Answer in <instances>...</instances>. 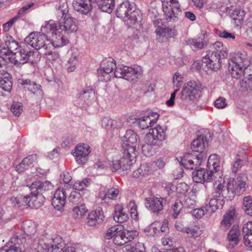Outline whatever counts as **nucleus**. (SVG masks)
<instances>
[{"mask_svg":"<svg viewBox=\"0 0 252 252\" xmlns=\"http://www.w3.org/2000/svg\"><path fill=\"white\" fill-rule=\"evenodd\" d=\"M100 68L111 72L115 68L114 75L116 78H123L129 82L136 81L143 75V69L139 65L127 66L119 65L116 66L114 59L109 58L105 59L101 63Z\"/></svg>","mask_w":252,"mask_h":252,"instance_id":"obj_1","label":"nucleus"},{"mask_svg":"<svg viewBox=\"0 0 252 252\" xmlns=\"http://www.w3.org/2000/svg\"><path fill=\"white\" fill-rule=\"evenodd\" d=\"M206 55L203 57L202 62L210 70L217 71L221 66V59L228 56L226 47L220 41H216L210 46V49L207 51Z\"/></svg>","mask_w":252,"mask_h":252,"instance_id":"obj_2","label":"nucleus"},{"mask_svg":"<svg viewBox=\"0 0 252 252\" xmlns=\"http://www.w3.org/2000/svg\"><path fill=\"white\" fill-rule=\"evenodd\" d=\"M166 129L158 125L151 128L145 137L146 145L143 146V150H149V155H153L162 146V142L166 138Z\"/></svg>","mask_w":252,"mask_h":252,"instance_id":"obj_3","label":"nucleus"},{"mask_svg":"<svg viewBox=\"0 0 252 252\" xmlns=\"http://www.w3.org/2000/svg\"><path fill=\"white\" fill-rule=\"evenodd\" d=\"M63 21L56 23L53 20H50L46 22L45 25L41 28V31L45 32H51L55 31L63 32L64 33L69 34L75 32L77 31V27L75 20L66 14L64 12L63 13Z\"/></svg>","mask_w":252,"mask_h":252,"instance_id":"obj_4","label":"nucleus"},{"mask_svg":"<svg viewBox=\"0 0 252 252\" xmlns=\"http://www.w3.org/2000/svg\"><path fill=\"white\" fill-rule=\"evenodd\" d=\"M249 64V58L246 52L235 53L231 59L229 65V70L232 77L236 79L241 78Z\"/></svg>","mask_w":252,"mask_h":252,"instance_id":"obj_5","label":"nucleus"},{"mask_svg":"<svg viewBox=\"0 0 252 252\" xmlns=\"http://www.w3.org/2000/svg\"><path fill=\"white\" fill-rule=\"evenodd\" d=\"M42 34L36 32L31 33L25 39V43L34 48L36 50L41 49L42 53L47 49L52 48L51 42L48 39L49 35L43 33Z\"/></svg>","mask_w":252,"mask_h":252,"instance_id":"obj_6","label":"nucleus"},{"mask_svg":"<svg viewBox=\"0 0 252 252\" xmlns=\"http://www.w3.org/2000/svg\"><path fill=\"white\" fill-rule=\"evenodd\" d=\"M162 9L166 19L176 22L181 14V6L178 0H161Z\"/></svg>","mask_w":252,"mask_h":252,"instance_id":"obj_7","label":"nucleus"},{"mask_svg":"<svg viewBox=\"0 0 252 252\" xmlns=\"http://www.w3.org/2000/svg\"><path fill=\"white\" fill-rule=\"evenodd\" d=\"M202 89L201 85L194 81L188 82L181 92L180 99L183 105L193 101L199 95Z\"/></svg>","mask_w":252,"mask_h":252,"instance_id":"obj_8","label":"nucleus"},{"mask_svg":"<svg viewBox=\"0 0 252 252\" xmlns=\"http://www.w3.org/2000/svg\"><path fill=\"white\" fill-rule=\"evenodd\" d=\"M122 157L120 160L114 161L110 164L113 171H116L120 169L123 171L130 170L133 163L135 161L137 153L133 152V154H132L130 152L122 150Z\"/></svg>","mask_w":252,"mask_h":252,"instance_id":"obj_9","label":"nucleus"},{"mask_svg":"<svg viewBox=\"0 0 252 252\" xmlns=\"http://www.w3.org/2000/svg\"><path fill=\"white\" fill-rule=\"evenodd\" d=\"M144 201L145 207L155 215H159L166 205V199L160 196L146 197Z\"/></svg>","mask_w":252,"mask_h":252,"instance_id":"obj_10","label":"nucleus"},{"mask_svg":"<svg viewBox=\"0 0 252 252\" xmlns=\"http://www.w3.org/2000/svg\"><path fill=\"white\" fill-rule=\"evenodd\" d=\"M32 54V53L28 49L20 47L19 51L14 52V54L11 55V56L9 54L5 53L6 60L4 61L5 63H7V60H9L15 65L20 66L29 61V58ZM3 58L4 59V57Z\"/></svg>","mask_w":252,"mask_h":252,"instance_id":"obj_11","label":"nucleus"},{"mask_svg":"<svg viewBox=\"0 0 252 252\" xmlns=\"http://www.w3.org/2000/svg\"><path fill=\"white\" fill-rule=\"evenodd\" d=\"M138 135L131 129L127 130L125 134L122 145V150L128 151L133 154V152L137 153Z\"/></svg>","mask_w":252,"mask_h":252,"instance_id":"obj_12","label":"nucleus"},{"mask_svg":"<svg viewBox=\"0 0 252 252\" xmlns=\"http://www.w3.org/2000/svg\"><path fill=\"white\" fill-rule=\"evenodd\" d=\"M25 242L26 239L24 238H20L18 236L14 235L10 239L8 246L0 249V252H25Z\"/></svg>","mask_w":252,"mask_h":252,"instance_id":"obj_13","label":"nucleus"},{"mask_svg":"<svg viewBox=\"0 0 252 252\" xmlns=\"http://www.w3.org/2000/svg\"><path fill=\"white\" fill-rule=\"evenodd\" d=\"M159 117V115L157 113L151 112L147 116H144L140 118H136L133 116L128 118V121L135 120L133 123H136L138 124L139 127L142 129H145L152 126L155 124Z\"/></svg>","mask_w":252,"mask_h":252,"instance_id":"obj_14","label":"nucleus"},{"mask_svg":"<svg viewBox=\"0 0 252 252\" xmlns=\"http://www.w3.org/2000/svg\"><path fill=\"white\" fill-rule=\"evenodd\" d=\"M177 159L185 168L191 170L197 168L202 161L198 156L191 154H186L183 157H179Z\"/></svg>","mask_w":252,"mask_h":252,"instance_id":"obj_15","label":"nucleus"},{"mask_svg":"<svg viewBox=\"0 0 252 252\" xmlns=\"http://www.w3.org/2000/svg\"><path fill=\"white\" fill-rule=\"evenodd\" d=\"M42 32L49 35V37L50 38L49 40L54 48L63 47L66 45L69 42L68 37L65 35L66 34L62 32L61 30H60V32L55 31L53 32L47 33L43 31Z\"/></svg>","mask_w":252,"mask_h":252,"instance_id":"obj_16","label":"nucleus"},{"mask_svg":"<svg viewBox=\"0 0 252 252\" xmlns=\"http://www.w3.org/2000/svg\"><path fill=\"white\" fill-rule=\"evenodd\" d=\"M237 217L236 211L234 208H230L224 214L220 222V228L224 231L229 229L233 224Z\"/></svg>","mask_w":252,"mask_h":252,"instance_id":"obj_17","label":"nucleus"},{"mask_svg":"<svg viewBox=\"0 0 252 252\" xmlns=\"http://www.w3.org/2000/svg\"><path fill=\"white\" fill-rule=\"evenodd\" d=\"M213 170L206 172L203 168H200L192 172V179L194 182L202 183L204 182H210L216 179Z\"/></svg>","mask_w":252,"mask_h":252,"instance_id":"obj_18","label":"nucleus"},{"mask_svg":"<svg viewBox=\"0 0 252 252\" xmlns=\"http://www.w3.org/2000/svg\"><path fill=\"white\" fill-rule=\"evenodd\" d=\"M90 146L86 144L77 145L73 155L77 162L80 164H84L87 160V157L90 153Z\"/></svg>","mask_w":252,"mask_h":252,"instance_id":"obj_19","label":"nucleus"},{"mask_svg":"<svg viewBox=\"0 0 252 252\" xmlns=\"http://www.w3.org/2000/svg\"><path fill=\"white\" fill-rule=\"evenodd\" d=\"M135 10V4L128 0L123 1L118 7L116 10V15L118 17L125 19L129 15L133 14Z\"/></svg>","mask_w":252,"mask_h":252,"instance_id":"obj_20","label":"nucleus"},{"mask_svg":"<svg viewBox=\"0 0 252 252\" xmlns=\"http://www.w3.org/2000/svg\"><path fill=\"white\" fill-rule=\"evenodd\" d=\"M187 43L193 51H196L205 48L209 42L205 34H202L199 36L188 39Z\"/></svg>","mask_w":252,"mask_h":252,"instance_id":"obj_21","label":"nucleus"},{"mask_svg":"<svg viewBox=\"0 0 252 252\" xmlns=\"http://www.w3.org/2000/svg\"><path fill=\"white\" fill-rule=\"evenodd\" d=\"M5 60L6 59L0 57V67H2L5 65ZM0 85L1 88L4 91L10 92L12 88V82L11 77L9 74H0Z\"/></svg>","mask_w":252,"mask_h":252,"instance_id":"obj_22","label":"nucleus"},{"mask_svg":"<svg viewBox=\"0 0 252 252\" xmlns=\"http://www.w3.org/2000/svg\"><path fill=\"white\" fill-rule=\"evenodd\" d=\"M104 218L102 208H99L91 211L86 218V222L90 225L94 226L101 223Z\"/></svg>","mask_w":252,"mask_h":252,"instance_id":"obj_23","label":"nucleus"},{"mask_svg":"<svg viewBox=\"0 0 252 252\" xmlns=\"http://www.w3.org/2000/svg\"><path fill=\"white\" fill-rule=\"evenodd\" d=\"M220 163V157L218 155L212 154L209 157L207 162V167L209 171L213 170L214 171L213 174L216 176V179L217 177L222 175Z\"/></svg>","mask_w":252,"mask_h":252,"instance_id":"obj_24","label":"nucleus"},{"mask_svg":"<svg viewBox=\"0 0 252 252\" xmlns=\"http://www.w3.org/2000/svg\"><path fill=\"white\" fill-rule=\"evenodd\" d=\"M92 0H73L74 9L83 14H87L92 9Z\"/></svg>","mask_w":252,"mask_h":252,"instance_id":"obj_25","label":"nucleus"},{"mask_svg":"<svg viewBox=\"0 0 252 252\" xmlns=\"http://www.w3.org/2000/svg\"><path fill=\"white\" fill-rule=\"evenodd\" d=\"M44 246L43 252H61L64 247V243L62 238L58 236L52 239L50 244H45Z\"/></svg>","mask_w":252,"mask_h":252,"instance_id":"obj_26","label":"nucleus"},{"mask_svg":"<svg viewBox=\"0 0 252 252\" xmlns=\"http://www.w3.org/2000/svg\"><path fill=\"white\" fill-rule=\"evenodd\" d=\"M241 232L237 225H233L227 235V240L229 242V247L233 248L237 245L240 241Z\"/></svg>","mask_w":252,"mask_h":252,"instance_id":"obj_27","label":"nucleus"},{"mask_svg":"<svg viewBox=\"0 0 252 252\" xmlns=\"http://www.w3.org/2000/svg\"><path fill=\"white\" fill-rule=\"evenodd\" d=\"M53 186L49 181H44L41 182L40 181H35L32 183L29 188L32 193L36 192L41 194L43 191L50 190L53 189Z\"/></svg>","mask_w":252,"mask_h":252,"instance_id":"obj_28","label":"nucleus"},{"mask_svg":"<svg viewBox=\"0 0 252 252\" xmlns=\"http://www.w3.org/2000/svg\"><path fill=\"white\" fill-rule=\"evenodd\" d=\"M242 234L245 245L248 247H252V221L245 223L242 228Z\"/></svg>","mask_w":252,"mask_h":252,"instance_id":"obj_29","label":"nucleus"},{"mask_svg":"<svg viewBox=\"0 0 252 252\" xmlns=\"http://www.w3.org/2000/svg\"><path fill=\"white\" fill-rule=\"evenodd\" d=\"M31 196H28V198H30L29 200L28 199V206L36 209L41 207L45 200L44 196L41 194H39L36 191L35 193L31 192Z\"/></svg>","mask_w":252,"mask_h":252,"instance_id":"obj_30","label":"nucleus"},{"mask_svg":"<svg viewBox=\"0 0 252 252\" xmlns=\"http://www.w3.org/2000/svg\"><path fill=\"white\" fill-rule=\"evenodd\" d=\"M36 155H32L25 158L16 166V170L18 172H23L25 170L28 169L31 165L36 162Z\"/></svg>","mask_w":252,"mask_h":252,"instance_id":"obj_31","label":"nucleus"},{"mask_svg":"<svg viewBox=\"0 0 252 252\" xmlns=\"http://www.w3.org/2000/svg\"><path fill=\"white\" fill-rule=\"evenodd\" d=\"M207 144L206 137L204 135H200L193 141L191 145V149L194 152L202 153Z\"/></svg>","mask_w":252,"mask_h":252,"instance_id":"obj_32","label":"nucleus"},{"mask_svg":"<svg viewBox=\"0 0 252 252\" xmlns=\"http://www.w3.org/2000/svg\"><path fill=\"white\" fill-rule=\"evenodd\" d=\"M248 180L247 176L245 173H241L239 175L235 180L234 186L236 189L237 193H240L244 191L247 187V181Z\"/></svg>","mask_w":252,"mask_h":252,"instance_id":"obj_33","label":"nucleus"},{"mask_svg":"<svg viewBox=\"0 0 252 252\" xmlns=\"http://www.w3.org/2000/svg\"><path fill=\"white\" fill-rule=\"evenodd\" d=\"M113 218L116 222L123 223L128 220V216L127 214L124 211L123 206L118 204L115 207Z\"/></svg>","mask_w":252,"mask_h":252,"instance_id":"obj_34","label":"nucleus"},{"mask_svg":"<svg viewBox=\"0 0 252 252\" xmlns=\"http://www.w3.org/2000/svg\"><path fill=\"white\" fill-rule=\"evenodd\" d=\"M217 197L212 198L210 200L209 204L206 205V208L209 211V214L211 215L215 212L217 209L222 208L224 204L223 199H218Z\"/></svg>","mask_w":252,"mask_h":252,"instance_id":"obj_35","label":"nucleus"},{"mask_svg":"<svg viewBox=\"0 0 252 252\" xmlns=\"http://www.w3.org/2000/svg\"><path fill=\"white\" fill-rule=\"evenodd\" d=\"M218 177L219 179L214 184V191L213 192V195L214 197H226V191L223 189L224 185L221 183V176Z\"/></svg>","mask_w":252,"mask_h":252,"instance_id":"obj_36","label":"nucleus"},{"mask_svg":"<svg viewBox=\"0 0 252 252\" xmlns=\"http://www.w3.org/2000/svg\"><path fill=\"white\" fill-rule=\"evenodd\" d=\"M222 184L224 185L223 189L226 191V196L229 193H237L234 186L235 180L233 178L223 179L221 178Z\"/></svg>","mask_w":252,"mask_h":252,"instance_id":"obj_37","label":"nucleus"},{"mask_svg":"<svg viewBox=\"0 0 252 252\" xmlns=\"http://www.w3.org/2000/svg\"><path fill=\"white\" fill-rule=\"evenodd\" d=\"M19 83L22 85L25 89H27L33 94H34L40 87V85L29 79L20 80Z\"/></svg>","mask_w":252,"mask_h":252,"instance_id":"obj_38","label":"nucleus"},{"mask_svg":"<svg viewBox=\"0 0 252 252\" xmlns=\"http://www.w3.org/2000/svg\"><path fill=\"white\" fill-rule=\"evenodd\" d=\"M88 211L85 204L77 205L72 209V216L76 220L81 219Z\"/></svg>","mask_w":252,"mask_h":252,"instance_id":"obj_39","label":"nucleus"},{"mask_svg":"<svg viewBox=\"0 0 252 252\" xmlns=\"http://www.w3.org/2000/svg\"><path fill=\"white\" fill-rule=\"evenodd\" d=\"M28 196L19 195L17 197H11L10 201L13 207L19 208L28 206Z\"/></svg>","mask_w":252,"mask_h":252,"instance_id":"obj_40","label":"nucleus"},{"mask_svg":"<svg viewBox=\"0 0 252 252\" xmlns=\"http://www.w3.org/2000/svg\"><path fill=\"white\" fill-rule=\"evenodd\" d=\"M43 54L47 60L51 63L57 61L60 58L59 53L55 50L53 45L52 48H50V49H47L43 53Z\"/></svg>","mask_w":252,"mask_h":252,"instance_id":"obj_41","label":"nucleus"},{"mask_svg":"<svg viewBox=\"0 0 252 252\" xmlns=\"http://www.w3.org/2000/svg\"><path fill=\"white\" fill-rule=\"evenodd\" d=\"M115 6V0H101L99 7L103 12L111 13Z\"/></svg>","mask_w":252,"mask_h":252,"instance_id":"obj_42","label":"nucleus"},{"mask_svg":"<svg viewBox=\"0 0 252 252\" xmlns=\"http://www.w3.org/2000/svg\"><path fill=\"white\" fill-rule=\"evenodd\" d=\"M185 232L189 237L193 238H197L201 235L199 227L194 224H190L185 227Z\"/></svg>","mask_w":252,"mask_h":252,"instance_id":"obj_43","label":"nucleus"},{"mask_svg":"<svg viewBox=\"0 0 252 252\" xmlns=\"http://www.w3.org/2000/svg\"><path fill=\"white\" fill-rule=\"evenodd\" d=\"M6 45L8 51L7 52H1V53L2 54V55H4V57H3L4 58H5V53L9 54L10 56H11V55L14 54V52L19 51L20 49V47H21V46H19L18 43L15 40H12L8 42H6ZM1 57H3L2 56Z\"/></svg>","mask_w":252,"mask_h":252,"instance_id":"obj_44","label":"nucleus"},{"mask_svg":"<svg viewBox=\"0 0 252 252\" xmlns=\"http://www.w3.org/2000/svg\"><path fill=\"white\" fill-rule=\"evenodd\" d=\"M160 227V223L159 221H155L146 229L147 235L151 236H158L160 234L159 228Z\"/></svg>","mask_w":252,"mask_h":252,"instance_id":"obj_45","label":"nucleus"},{"mask_svg":"<svg viewBox=\"0 0 252 252\" xmlns=\"http://www.w3.org/2000/svg\"><path fill=\"white\" fill-rule=\"evenodd\" d=\"M151 172V169L149 165L147 163L141 165V166L134 171L133 173V176L135 178H138L140 175L145 176Z\"/></svg>","mask_w":252,"mask_h":252,"instance_id":"obj_46","label":"nucleus"},{"mask_svg":"<svg viewBox=\"0 0 252 252\" xmlns=\"http://www.w3.org/2000/svg\"><path fill=\"white\" fill-rule=\"evenodd\" d=\"M66 203V201L62 199L61 198L54 195L52 200V204L53 207L61 212L63 210L64 205Z\"/></svg>","mask_w":252,"mask_h":252,"instance_id":"obj_47","label":"nucleus"},{"mask_svg":"<svg viewBox=\"0 0 252 252\" xmlns=\"http://www.w3.org/2000/svg\"><path fill=\"white\" fill-rule=\"evenodd\" d=\"M243 208L248 215L252 216V198L251 196L244 197Z\"/></svg>","mask_w":252,"mask_h":252,"instance_id":"obj_48","label":"nucleus"},{"mask_svg":"<svg viewBox=\"0 0 252 252\" xmlns=\"http://www.w3.org/2000/svg\"><path fill=\"white\" fill-rule=\"evenodd\" d=\"M70 192V189L67 186H64L62 188H59L55 192L54 195L66 201L67 194Z\"/></svg>","mask_w":252,"mask_h":252,"instance_id":"obj_49","label":"nucleus"},{"mask_svg":"<svg viewBox=\"0 0 252 252\" xmlns=\"http://www.w3.org/2000/svg\"><path fill=\"white\" fill-rule=\"evenodd\" d=\"M117 234L113 238L114 244L118 246H122L126 244L125 235L123 230V228L118 230Z\"/></svg>","mask_w":252,"mask_h":252,"instance_id":"obj_50","label":"nucleus"},{"mask_svg":"<svg viewBox=\"0 0 252 252\" xmlns=\"http://www.w3.org/2000/svg\"><path fill=\"white\" fill-rule=\"evenodd\" d=\"M23 229L27 235H31L35 232V225L31 221H26L23 223Z\"/></svg>","mask_w":252,"mask_h":252,"instance_id":"obj_51","label":"nucleus"},{"mask_svg":"<svg viewBox=\"0 0 252 252\" xmlns=\"http://www.w3.org/2000/svg\"><path fill=\"white\" fill-rule=\"evenodd\" d=\"M189 190V186L185 183H179L176 187L177 194L179 195V197L182 195L186 196V194Z\"/></svg>","mask_w":252,"mask_h":252,"instance_id":"obj_52","label":"nucleus"},{"mask_svg":"<svg viewBox=\"0 0 252 252\" xmlns=\"http://www.w3.org/2000/svg\"><path fill=\"white\" fill-rule=\"evenodd\" d=\"M90 179L88 178L84 179L81 181L76 182L73 185V189L76 190H82L90 184Z\"/></svg>","mask_w":252,"mask_h":252,"instance_id":"obj_53","label":"nucleus"},{"mask_svg":"<svg viewBox=\"0 0 252 252\" xmlns=\"http://www.w3.org/2000/svg\"><path fill=\"white\" fill-rule=\"evenodd\" d=\"M121 228H122V226L119 225H115L109 228L106 233L105 238L107 239L114 238L115 236L117 234L118 230H120Z\"/></svg>","mask_w":252,"mask_h":252,"instance_id":"obj_54","label":"nucleus"},{"mask_svg":"<svg viewBox=\"0 0 252 252\" xmlns=\"http://www.w3.org/2000/svg\"><path fill=\"white\" fill-rule=\"evenodd\" d=\"M69 201L74 204H78L82 200L81 194L76 190L72 191L70 192L68 196Z\"/></svg>","mask_w":252,"mask_h":252,"instance_id":"obj_55","label":"nucleus"},{"mask_svg":"<svg viewBox=\"0 0 252 252\" xmlns=\"http://www.w3.org/2000/svg\"><path fill=\"white\" fill-rule=\"evenodd\" d=\"M126 250L127 252H144L145 248L144 245L138 243L135 246L131 245H126L125 247Z\"/></svg>","mask_w":252,"mask_h":252,"instance_id":"obj_56","label":"nucleus"},{"mask_svg":"<svg viewBox=\"0 0 252 252\" xmlns=\"http://www.w3.org/2000/svg\"><path fill=\"white\" fill-rule=\"evenodd\" d=\"M97 77L101 81L107 82L110 79V72H106V70L99 67L97 70Z\"/></svg>","mask_w":252,"mask_h":252,"instance_id":"obj_57","label":"nucleus"},{"mask_svg":"<svg viewBox=\"0 0 252 252\" xmlns=\"http://www.w3.org/2000/svg\"><path fill=\"white\" fill-rule=\"evenodd\" d=\"M184 204L181 200H177L176 201L173 206V214H172V216L174 219L177 218Z\"/></svg>","mask_w":252,"mask_h":252,"instance_id":"obj_58","label":"nucleus"},{"mask_svg":"<svg viewBox=\"0 0 252 252\" xmlns=\"http://www.w3.org/2000/svg\"><path fill=\"white\" fill-rule=\"evenodd\" d=\"M11 111L14 115L19 116L23 111L22 104L18 102H14L11 106Z\"/></svg>","mask_w":252,"mask_h":252,"instance_id":"obj_59","label":"nucleus"},{"mask_svg":"<svg viewBox=\"0 0 252 252\" xmlns=\"http://www.w3.org/2000/svg\"><path fill=\"white\" fill-rule=\"evenodd\" d=\"M77 62V59L75 56H72L69 59L67 63L66 64L68 72H72L75 70L76 68V64Z\"/></svg>","mask_w":252,"mask_h":252,"instance_id":"obj_60","label":"nucleus"},{"mask_svg":"<svg viewBox=\"0 0 252 252\" xmlns=\"http://www.w3.org/2000/svg\"><path fill=\"white\" fill-rule=\"evenodd\" d=\"M171 30L168 28L158 27L156 30V33L158 35L168 38L170 34Z\"/></svg>","mask_w":252,"mask_h":252,"instance_id":"obj_61","label":"nucleus"},{"mask_svg":"<svg viewBox=\"0 0 252 252\" xmlns=\"http://www.w3.org/2000/svg\"><path fill=\"white\" fill-rule=\"evenodd\" d=\"M125 235V239L126 243L127 242L131 241L138 235V232L136 230H125L123 231Z\"/></svg>","mask_w":252,"mask_h":252,"instance_id":"obj_62","label":"nucleus"},{"mask_svg":"<svg viewBox=\"0 0 252 252\" xmlns=\"http://www.w3.org/2000/svg\"><path fill=\"white\" fill-rule=\"evenodd\" d=\"M193 215L197 219L202 218L205 214H208L209 211L206 206H204L200 208L194 209L192 211Z\"/></svg>","mask_w":252,"mask_h":252,"instance_id":"obj_63","label":"nucleus"},{"mask_svg":"<svg viewBox=\"0 0 252 252\" xmlns=\"http://www.w3.org/2000/svg\"><path fill=\"white\" fill-rule=\"evenodd\" d=\"M106 191L107 192L108 198L112 200L116 199L120 193L119 189L116 188H111L110 189L106 188Z\"/></svg>","mask_w":252,"mask_h":252,"instance_id":"obj_64","label":"nucleus"}]
</instances>
